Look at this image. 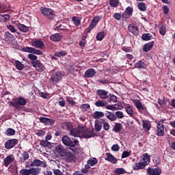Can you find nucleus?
<instances>
[{
  "instance_id": "60",
  "label": "nucleus",
  "mask_w": 175,
  "mask_h": 175,
  "mask_svg": "<svg viewBox=\"0 0 175 175\" xmlns=\"http://www.w3.org/2000/svg\"><path fill=\"white\" fill-rule=\"evenodd\" d=\"M7 28L8 29H9V31H10V32H12V33H14V32H16V28H14V26L12 25H7Z\"/></svg>"
},
{
  "instance_id": "36",
  "label": "nucleus",
  "mask_w": 175,
  "mask_h": 175,
  "mask_svg": "<svg viewBox=\"0 0 175 175\" xmlns=\"http://www.w3.org/2000/svg\"><path fill=\"white\" fill-rule=\"evenodd\" d=\"M146 166L139 161V163H135L133 166V170H140V169H143Z\"/></svg>"
},
{
  "instance_id": "59",
  "label": "nucleus",
  "mask_w": 175,
  "mask_h": 175,
  "mask_svg": "<svg viewBox=\"0 0 175 175\" xmlns=\"http://www.w3.org/2000/svg\"><path fill=\"white\" fill-rule=\"evenodd\" d=\"M116 173L117 174H124V173H125V170L124 168H117L116 170Z\"/></svg>"
},
{
  "instance_id": "29",
  "label": "nucleus",
  "mask_w": 175,
  "mask_h": 175,
  "mask_svg": "<svg viewBox=\"0 0 175 175\" xmlns=\"http://www.w3.org/2000/svg\"><path fill=\"white\" fill-rule=\"evenodd\" d=\"M42 169L38 167H31L29 169L30 175H39L40 174Z\"/></svg>"
},
{
  "instance_id": "47",
  "label": "nucleus",
  "mask_w": 175,
  "mask_h": 175,
  "mask_svg": "<svg viewBox=\"0 0 175 175\" xmlns=\"http://www.w3.org/2000/svg\"><path fill=\"white\" fill-rule=\"evenodd\" d=\"M5 134L7 135V136H13L16 134V131L13 129L10 128L5 131Z\"/></svg>"
},
{
  "instance_id": "32",
  "label": "nucleus",
  "mask_w": 175,
  "mask_h": 175,
  "mask_svg": "<svg viewBox=\"0 0 175 175\" xmlns=\"http://www.w3.org/2000/svg\"><path fill=\"white\" fill-rule=\"evenodd\" d=\"M17 27L18 28L19 31H21V32L27 33V32H29V28L25 26V25L24 24L19 23L17 25Z\"/></svg>"
},
{
  "instance_id": "61",
  "label": "nucleus",
  "mask_w": 175,
  "mask_h": 175,
  "mask_svg": "<svg viewBox=\"0 0 175 175\" xmlns=\"http://www.w3.org/2000/svg\"><path fill=\"white\" fill-rule=\"evenodd\" d=\"M113 17L115 18L116 20H118V21H120L122 17V15H121L120 13H115Z\"/></svg>"
},
{
  "instance_id": "15",
  "label": "nucleus",
  "mask_w": 175,
  "mask_h": 175,
  "mask_svg": "<svg viewBox=\"0 0 175 175\" xmlns=\"http://www.w3.org/2000/svg\"><path fill=\"white\" fill-rule=\"evenodd\" d=\"M128 31L134 35V36H137V35H139V28L135 26V25H129L128 26Z\"/></svg>"
},
{
  "instance_id": "28",
  "label": "nucleus",
  "mask_w": 175,
  "mask_h": 175,
  "mask_svg": "<svg viewBox=\"0 0 175 175\" xmlns=\"http://www.w3.org/2000/svg\"><path fill=\"white\" fill-rule=\"evenodd\" d=\"M146 66H147V64L142 60L138 61L135 65V68L137 69H146Z\"/></svg>"
},
{
  "instance_id": "5",
  "label": "nucleus",
  "mask_w": 175,
  "mask_h": 175,
  "mask_svg": "<svg viewBox=\"0 0 175 175\" xmlns=\"http://www.w3.org/2000/svg\"><path fill=\"white\" fill-rule=\"evenodd\" d=\"M23 53H30V54H36V55H43V52L33 47L25 46L22 48Z\"/></svg>"
},
{
  "instance_id": "31",
  "label": "nucleus",
  "mask_w": 175,
  "mask_h": 175,
  "mask_svg": "<svg viewBox=\"0 0 175 175\" xmlns=\"http://www.w3.org/2000/svg\"><path fill=\"white\" fill-rule=\"evenodd\" d=\"M97 107H107V101L105 100H98L95 103Z\"/></svg>"
},
{
  "instance_id": "1",
  "label": "nucleus",
  "mask_w": 175,
  "mask_h": 175,
  "mask_svg": "<svg viewBox=\"0 0 175 175\" xmlns=\"http://www.w3.org/2000/svg\"><path fill=\"white\" fill-rule=\"evenodd\" d=\"M8 105L15 109V110H21L23 107L27 105V99L23 96L12 98V101L8 102Z\"/></svg>"
},
{
  "instance_id": "38",
  "label": "nucleus",
  "mask_w": 175,
  "mask_h": 175,
  "mask_svg": "<svg viewBox=\"0 0 175 175\" xmlns=\"http://www.w3.org/2000/svg\"><path fill=\"white\" fill-rule=\"evenodd\" d=\"M105 116V113L102 111H96L93 114V118L94 120H98V118H100Z\"/></svg>"
},
{
  "instance_id": "10",
  "label": "nucleus",
  "mask_w": 175,
  "mask_h": 175,
  "mask_svg": "<svg viewBox=\"0 0 175 175\" xmlns=\"http://www.w3.org/2000/svg\"><path fill=\"white\" fill-rule=\"evenodd\" d=\"M133 14V8L132 7H127L125 11L122 13V18H125V20H128V18H131L132 15Z\"/></svg>"
},
{
  "instance_id": "18",
  "label": "nucleus",
  "mask_w": 175,
  "mask_h": 175,
  "mask_svg": "<svg viewBox=\"0 0 175 175\" xmlns=\"http://www.w3.org/2000/svg\"><path fill=\"white\" fill-rule=\"evenodd\" d=\"M66 150V149L64 147V146L61 144L56 146L55 148V151L61 157H64V155H65Z\"/></svg>"
},
{
  "instance_id": "45",
  "label": "nucleus",
  "mask_w": 175,
  "mask_h": 175,
  "mask_svg": "<svg viewBox=\"0 0 175 175\" xmlns=\"http://www.w3.org/2000/svg\"><path fill=\"white\" fill-rule=\"evenodd\" d=\"M87 163L90 165V166H95V165L98 163V159H96V158L89 159L88 160Z\"/></svg>"
},
{
  "instance_id": "19",
  "label": "nucleus",
  "mask_w": 175,
  "mask_h": 175,
  "mask_svg": "<svg viewBox=\"0 0 175 175\" xmlns=\"http://www.w3.org/2000/svg\"><path fill=\"white\" fill-rule=\"evenodd\" d=\"M154 41H151L148 43H146L142 48L143 51H144L145 53H148V51H150V50H151L152 47H154Z\"/></svg>"
},
{
  "instance_id": "43",
  "label": "nucleus",
  "mask_w": 175,
  "mask_h": 175,
  "mask_svg": "<svg viewBox=\"0 0 175 175\" xmlns=\"http://www.w3.org/2000/svg\"><path fill=\"white\" fill-rule=\"evenodd\" d=\"M137 8L141 12H146V10H147V7L146 6V3L143 2L139 3L137 5Z\"/></svg>"
},
{
  "instance_id": "55",
  "label": "nucleus",
  "mask_w": 175,
  "mask_h": 175,
  "mask_svg": "<svg viewBox=\"0 0 175 175\" xmlns=\"http://www.w3.org/2000/svg\"><path fill=\"white\" fill-rule=\"evenodd\" d=\"M94 27H96V25L94 23H92L89 25V27L86 29V31H85L86 33H90V32H91V31H92V29H93Z\"/></svg>"
},
{
  "instance_id": "4",
  "label": "nucleus",
  "mask_w": 175,
  "mask_h": 175,
  "mask_svg": "<svg viewBox=\"0 0 175 175\" xmlns=\"http://www.w3.org/2000/svg\"><path fill=\"white\" fill-rule=\"evenodd\" d=\"M62 142L65 146L68 147H76L79 144V140L70 138L68 135H64L62 139Z\"/></svg>"
},
{
  "instance_id": "53",
  "label": "nucleus",
  "mask_w": 175,
  "mask_h": 175,
  "mask_svg": "<svg viewBox=\"0 0 175 175\" xmlns=\"http://www.w3.org/2000/svg\"><path fill=\"white\" fill-rule=\"evenodd\" d=\"M103 38H105V31H101L99 32L97 35H96V39L97 40H103Z\"/></svg>"
},
{
  "instance_id": "20",
  "label": "nucleus",
  "mask_w": 175,
  "mask_h": 175,
  "mask_svg": "<svg viewBox=\"0 0 175 175\" xmlns=\"http://www.w3.org/2000/svg\"><path fill=\"white\" fill-rule=\"evenodd\" d=\"M147 173L149 175H159L161 174V169L159 168H148Z\"/></svg>"
},
{
  "instance_id": "35",
  "label": "nucleus",
  "mask_w": 175,
  "mask_h": 175,
  "mask_svg": "<svg viewBox=\"0 0 175 175\" xmlns=\"http://www.w3.org/2000/svg\"><path fill=\"white\" fill-rule=\"evenodd\" d=\"M10 20V16L9 14H0V22L8 23Z\"/></svg>"
},
{
  "instance_id": "26",
  "label": "nucleus",
  "mask_w": 175,
  "mask_h": 175,
  "mask_svg": "<svg viewBox=\"0 0 175 175\" xmlns=\"http://www.w3.org/2000/svg\"><path fill=\"white\" fill-rule=\"evenodd\" d=\"M142 126L144 131L148 132L151 129V123L148 120H142Z\"/></svg>"
},
{
  "instance_id": "3",
  "label": "nucleus",
  "mask_w": 175,
  "mask_h": 175,
  "mask_svg": "<svg viewBox=\"0 0 175 175\" xmlns=\"http://www.w3.org/2000/svg\"><path fill=\"white\" fill-rule=\"evenodd\" d=\"M40 11L48 20H54V17H55V11L54 10L46 7H41Z\"/></svg>"
},
{
  "instance_id": "56",
  "label": "nucleus",
  "mask_w": 175,
  "mask_h": 175,
  "mask_svg": "<svg viewBox=\"0 0 175 175\" xmlns=\"http://www.w3.org/2000/svg\"><path fill=\"white\" fill-rule=\"evenodd\" d=\"M122 51H124V53H132L133 51L132 48L131 46H122Z\"/></svg>"
},
{
  "instance_id": "42",
  "label": "nucleus",
  "mask_w": 175,
  "mask_h": 175,
  "mask_svg": "<svg viewBox=\"0 0 175 175\" xmlns=\"http://www.w3.org/2000/svg\"><path fill=\"white\" fill-rule=\"evenodd\" d=\"M63 157H66L67 158H70V159H73V154L69 149H66L64 155H63Z\"/></svg>"
},
{
  "instance_id": "12",
  "label": "nucleus",
  "mask_w": 175,
  "mask_h": 175,
  "mask_svg": "<svg viewBox=\"0 0 175 175\" xmlns=\"http://www.w3.org/2000/svg\"><path fill=\"white\" fill-rule=\"evenodd\" d=\"M156 132L157 136H163L165 135V124H157Z\"/></svg>"
},
{
  "instance_id": "52",
  "label": "nucleus",
  "mask_w": 175,
  "mask_h": 175,
  "mask_svg": "<svg viewBox=\"0 0 175 175\" xmlns=\"http://www.w3.org/2000/svg\"><path fill=\"white\" fill-rule=\"evenodd\" d=\"M94 128L96 132H100V129H102V124L98 122H95Z\"/></svg>"
},
{
  "instance_id": "8",
  "label": "nucleus",
  "mask_w": 175,
  "mask_h": 175,
  "mask_svg": "<svg viewBox=\"0 0 175 175\" xmlns=\"http://www.w3.org/2000/svg\"><path fill=\"white\" fill-rule=\"evenodd\" d=\"M84 131V127L79 126L77 129H72L70 131V134L71 136H74L75 137H80L81 136V133Z\"/></svg>"
},
{
  "instance_id": "64",
  "label": "nucleus",
  "mask_w": 175,
  "mask_h": 175,
  "mask_svg": "<svg viewBox=\"0 0 175 175\" xmlns=\"http://www.w3.org/2000/svg\"><path fill=\"white\" fill-rule=\"evenodd\" d=\"M53 174L55 175H64V172H62L61 170H53Z\"/></svg>"
},
{
  "instance_id": "11",
  "label": "nucleus",
  "mask_w": 175,
  "mask_h": 175,
  "mask_svg": "<svg viewBox=\"0 0 175 175\" xmlns=\"http://www.w3.org/2000/svg\"><path fill=\"white\" fill-rule=\"evenodd\" d=\"M81 136L85 139H90V137H94V136H95V133H94V131L85 130V129L83 127Z\"/></svg>"
},
{
  "instance_id": "51",
  "label": "nucleus",
  "mask_w": 175,
  "mask_h": 175,
  "mask_svg": "<svg viewBox=\"0 0 175 175\" xmlns=\"http://www.w3.org/2000/svg\"><path fill=\"white\" fill-rule=\"evenodd\" d=\"M55 55H56L59 58H61V57H65L66 55H68V53L64 51H61L59 53H55Z\"/></svg>"
},
{
  "instance_id": "25",
  "label": "nucleus",
  "mask_w": 175,
  "mask_h": 175,
  "mask_svg": "<svg viewBox=\"0 0 175 175\" xmlns=\"http://www.w3.org/2000/svg\"><path fill=\"white\" fill-rule=\"evenodd\" d=\"M66 105L68 107H73V106L76 105V101L73 100V98L70 96L66 97Z\"/></svg>"
},
{
  "instance_id": "27",
  "label": "nucleus",
  "mask_w": 175,
  "mask_h": 175,
  "mask_svg": "<svg viewBox=\"0 0 175 175\" xmlns=\"http://www.w3.org/2000/svg\"><path fill=\"white\" fill-rule=\"evenodd\" d=\"M105 117L108 118L110 121H116L117 120V116L113 113H111L110 111H107L105 113Z\"/></svg>"
},
{
  "instance_id": "16",
  "label": "nucleus",
  "mask_w": 175,
  "mask_h": 175,
  "mask_svg": "<svg viewBox=\"0 0 175 175\" xmlns=\"http://www.w3.org/2000/svg\"><path fill=\"white\" fill-rule=\"evenodd\" d=\"M141 158H142V159H141L140 162L142 163H143L145 166H147V165H148L150 163V161L151 159L148 153H145V154H142Z\"/></svg>"
},
{
  "instance_id": "23",
  "label": "nucleus",
  "mask_w": 175,
  "mask_h": 175,
  "mask_svg": "<svg viewBox=\"0 0 175 175\" xmlns=\"http://www.w3.org/2000/svg\"><path fill=\"white\" fill-rule=\"evenodd\" d=\"M106 109H107V110H114V109H117L118 110H121L122 109H123L122 103H118L115 105H107L106 107Z\"/></svg>"
},
{
  "instance_id": "37",
  "label": "nucleus",
  "mask_w": 175,
  "mask_h": 175,
  "mask_svg": "<svg viewBox=\"0 0 175 175\" xmlns=\"http://www.w3.org/2000/svg\"><path fill=\"white\" fill-rule=\"evenodd\" d=\"M107 99V103L109 102V103H111V102L114 103L118 100V98L116 96V95L111 94H109V98Z\"/></svg>"
},
{
  "instance_id": "50",
  "label": "nucleus",
  "mask_w": 175,
  "mask_h": 175,
  "mask_svg": "<svg viewBox=\"0 0 175 175\" xmlns=\"http://www.w3.org/2000/svg\"><path fill=\"white\" fill-rule=\"evenodd\" d=\"M118 0H109V5L112 8H117V6H118Z\"/></svg>"
},
{
  "instance_id": "14",
  "label": "nucleus",
  "mask_w": 175,
  "mask_h": 175,
  "mask_svg": "<svg viewBox=\"0 0 175 175\" xmlns=\"http://www.w3.org/2000/svg\"><path fill=\"white\" fill-rule=\"evenodd\" d=\"M31 166H40V167H47L46 162L40 161L39 159H34L31 163Z\"/></svg>"
},
{
  "instance_id": "33",
  "label": "nucleus",
  "mask_w": 175,
  "mask_h": 175,
  "mask_svg": "<svg viewBox=\"0 0 175 175\" xmlns=\"http://www.w3.org/2000/svg\"><path fill=\"white\" fill-rule=\"evenodd\" d=\"M72 23L76 27L81 25V18L79 16H72Z\"/></svg>"
},
{
  "instance_id": "24",
  "label": "nucleus",
  "mask_w": 175,
  "mask_h": 175,
  "mask_svg": "<svg viewBox=\"0 0 175 175\" xmlns=\"http://www.w3.org/2000/svg\"><path fill=\"white\" fill-rule=\"evenodd\" d=\"M107 157H105V161L111 162V163H117V159L113 156L110 152L106 153Z\"/></svg>"
},
{
  "instance_id": "58",
  "label": "nucleus",
  "mask_w": 175,
  "mask_h": 175,
  "mask_svg": "<svg viewBox=\"0 0 175 175\" xmlns=\"http://www.w3.org/2000/svg\"><path fill=\"white\" fill-rule=\"evenodd\" d=\"M28 58L31 59V61H38V56L33 55V54H29Z\"/></svg>"
},
{
  "instance_id": "46",
  "label": "nucleus",
  "mask_w": 175,
  "mask_h": 175,
  "mask_svg": "<svg viewBox=\"0 0 175 175\" xmlns=\"http://www.w3.org/2000/svg\"><path fill=\"white\" fill-rule=\"evenodd\" d=\"M121 129H122V126L121 125V124L120 123H116L113 129V131L114 132L118 133V132H120L121 131Z\"/></svg>"
},
{
  "instance_id": "13",
  "label": "nucleus",
  "mask_w": 175,
  "mask_h": 175,
  "mask_svg": "<svg viewBox=\"0 0 175 175\" xmlns=\"http://www.w3.org/2000/svg\"><path fill=\"white\" fill-rule=\"evenodd\" d=\"M32 46L33 47H36V49H44L46 47V45L44 44V42L38 40L36 41H32Z\"/></svg>"
},
{
  "instance_id": "41",
  "label": "nucleus",
  "mask_w": 175,
  "mask_h": 175,
  "mask_svg": "<svg viewBox=\"0 0 175 175\" xmlns=\"http://www.w3.org/2000/svg\"><path fill=\"white\" fill-rule=\"evenodd\" d=\"M15 66L18 70H23L24 69V64L18 60L15 61Z\"/></svg>"
},
{
  "instance_id": "62",
  "label": "nucleus",
  "mask_w": 175,
  "mask_h": 175,
  "mask_svg": "<svg viewBox=\"0 0 175 175\" xmlns=\"http://www.w3.org/2000/svg\"><path fill=\"white\" fill-rule=\"evenodd\" d=\"M90 104H83L81 105L80 109H83L84 110L90 109Z\"/></svg>"
},
{
  "instance_id": "57",
  "label": "nucleus",
  "mask_w": 175,
  "mask_h": 175,
  "mask_svg": "<svg viewBox=\"0 0 175 175\" xmlns=\"http://www.w3.org/2000/svg\"><path fill=\"white\" fill-rule=\"evenodd\" d=\"M158 103L159 105H160V106L165 105V103H166V100H165V96H161V98H159L158 100Z\"/></svg>"
},
{
  "instance_id": "34",
  "label": "nucleus",
  "mask_w": 175,
  "mask_h": 175,
  "mask_svg": "<svg viewBox=\"0 0 175 175\" xmlns=\"http://www.w3.org/2000/svg\"><path fill=\"white\" fill-rule=\"evenodd\" d=\"M29 158V154L27 152H23L22 156L19 158V161L23 163Z\"/></svg>"
},
{
  "instance_id": "44",
  "label": "nucleus",
  "mask_w": 175,
  "mask_h": 175,
  "mask_svg": "<svg viewBox=\"0 0 175 175\" xmlns=\"http://www.w3.org/2000/svg\"><path fill=\"white\" fill-rule=\"evenodd\" d=\"M58 105L61 107H65V106L66 105V101L65 100V98L64 97H59Z\"/></svg>"
},
{
  "instance_id": "6",
  "label": "nucleus",
  "mask_w": 175,
  "mask_h": 175,
  "mask_svg": "<svg viewBox=\"0 0 175 175\" xmlns=\"http://www.w3.org/2000/svg\"><path fill=\"white\" fill-rule=\"evenodd\" d=\"M31 64L37 72H43L46 69L44 65L40 62V60L31 61Z\"/></svg>"
},
{
  "instance_id": "30",
  "label": "nucleus",
  "mask_w": 175,
  "mask_h": 175,
  "mask_svg": "<svg viewBox=\"0 0 175 175\" xmlns=\"http://www.w3.org/2000/svg\"><path fill=\"white\" fill-rule=\"evenodd\" d=\"M133 103L137 110H144V109H146L144 105H143L139 100H135Z\"/></svg>"
},
{
  "instance_id": "40",
  "label": "nucleus",
  "mask_w": 175,
  "mask_h": 175,
  "mask_svg": "<svg viewBox=\"0 0 175 175\" xmlns=\"http://www.w3.org/2000/svg\"><path fill=\"white\" fill-rule=\"evenodd\" d=\"M142 40H145V41L151 40V39H152V36L150 33H144L142 36Z\"/></svg>"
},
{
  "instance_id": "39",
  "label": "nucleus",
  "mask_w": 175,
  "mask_h": 175,
  "mask_svg": "<svg viewBox=\"0 0 175 175\" xmlns=\"http://www.w3.org/2000/svg\"><path fill=\"white\" fill-rule=\"evenodd\" d=\"M5 35L6 39H8V40H10L11 42L16 40V37H14V36H13V34H12L10 32L6 31L5 33Z\"/></svg>"
},
{
  "instance_id": "49",
  "label": "nucleus",
  "mask_w": 175,
  "mask_h": 175,
  "mask_svg": "<svg viewBox=\"0 0 175 175\" xmlns=\"http://www.w3.org/2000/svg\"><path fill=\"white\" fill-rule=\"evenodd\" d=\"M101 123H103V129H105V131H109V129H110V125L109 124V122H105V120L101 119L100 120Z\"/></svg>"
},
{
  "instance_id": "2",
  "label": "nucleus",
  "mask_w": 175,
  "mask_h": 175,
  "mask_svg": "<svg viewBox=\"0 0 175 175\" xmlns=\"http://www.w3.org/2000/svg\"><path fill=\"white\" fill-rule=\"evenodd\" d=\"M64 76H65L64 71H55L52 73L49 79V83L51 84H57L59 81L62 80Z\"/></svg>"
},
{
  "instance_id": "9",
  "label": "nucleus",
  "mask_w": 175,
  "mask_h": 175,
  "mask_svg": "<svg viewBox=\"0 0 175 175\" xmlns=\"http://www.w3.org/2000/svg\"><path fill=\"white\" fill-rule=\"evenodd\" d=\"M18 143V139H11L8 140L5 143V147L7 150H11V148H13L16 145H17Z\"/></svg>"
},
{
  "instance_id": "63",
  "label": "nucleus",
  "mask_w": 175,
  "mask_h": 175,
  "mask_svg": "<svg viewBox=\"0 0 175 175\" xmlns=\"http://www.w3.org/2000/svg\"><path fill=\"white\" fill-rule=\"evenodd\" d=\"M163 10L164 14H169V7L167 5H163Z\"/></svg>"
},
{
  "instance_id": "48",
  "label": "nucleus",
  "mask_w": 175,
  "mask_h": 175,
  "mask_svg": "<svg viewBox=\"0 0 175 175\" xmlns=\"http://www.w3.org/2000/svg\"><path fill=\"white\" fill-rule=\"evenodd\" d=\"M159 33L162 36H165L166 35V27L161 25L159 28Z\"/></svg>"
},
{
  "instance_id": "17",
  "label": "nucleus",
  "mask_w": 175,
  "mask_h": 175,
  "mask_svg": "<svg viewBox=\"0 0 175 175\" xmlns=\"http://www.w3.org/2000/svg\"><path fill=\"white\" fill-rule=\"evenodd\" d=\"M14 155L13 154L8 155L3 160L4 166H5V167H8V166H9L12 163V162H14Z\"/></svg>"
},
{
  "instance_id": "7",
  "label": "nucleus",
  "mask_w": 175,
  "mask_h": 175,
  "mask_svg": "<svg viewBox=\"0 0 175 175\" xmlns=\"http://www.w3.org/2000/svg\"><path fill=\"white\" fill-rule=\"evenodd\" d=\"M96 95L100 98V99H109V91L103 89H98L96 92Z\"/></svg>"
},
{
  "instance_id": "21",
  "label": "nucleus",
  "mask_w": 175,
  "mask_h": 175,
  "mask_svg": "<svg viewBox=\"0 0 175 175\" xmlns=\"http://www.w3.org/2000/svg\"><path fill=\"white\" fill-rule=\"evenodd\" d=\"M50 39L52 42H60L62 40V35L59 33H54L50 36Z\"/></svg>"
},
{
  "instance_id": "22",
  "label": "nucleus",
  "mask_w": 175,
  "mask_h": 175,
  "mask_svg": "<svg viewBox=\"0 0 175 175\" xmlns=\"http://www.w3.org/2000/svg\"><path fill=\"white\" fill-rule=\"evenodd\" d=\"M96 75V71L94 68H89L85 72V77H94Z\"/></svg>"
},
{
  "instance_id": "54",
  "label": "nucleus",
  "mask_w": 175,
  "mask_h": 175,
  "mask_svg": "<svg viewBox=\"0 0 175 175\" xmlns=\"http://www.w3.org/2000/svg\"><path fill=\"white\" fill-rule=\"evenodd\" d=\"M19 175H30L29 170H28V169H22L19 172Z\"/></svg>"
}]
</instances>
